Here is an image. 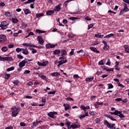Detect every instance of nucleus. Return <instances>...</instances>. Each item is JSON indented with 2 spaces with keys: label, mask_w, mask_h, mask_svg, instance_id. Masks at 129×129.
<instances>
[{
  "label": "nucleus",
  "mask_w": 129,
  "mask_h": 129,
  "mask_svg": "<svg viewBox=\"0 0 129 129\" xmlns=\"http://www.w3.org/2000/svg\"><path fill=\"white\" fill-rule=\"evenodd\" d=\"M111 114H114V115H117V116H119L120 118H124L125 116L122 114V111H118L117 110H115L114 112H110Z\"/></svg>",
  "instance_id": "obj_1"
},
{
  "label": "nucleus",
  "mask_w": 129,
  "mask_h": 129,
  "mask_svg": "<svg viewBox=\"0 0 129 129\" xmlns=\"http://www.w3.org/2000/svg\"><path fill=\"white\" fill-rule=\"evenodd\" d=\"M12 115L13 117H16L18 114H19V112H20V109L17 108L15 106H13L12 107Z\"/></svg>",
  "instance_id": "obj_2"
},
{
  "label": "nucleus",
  "mask_w": 129,
  "mask_h": 129,
  "mask_svg": "<svg viewBox=\"0 0 129 129\" xmlns=\"http://www.w3.org/2000/svg\"><path fill=\"white\" fill-rule=\"evenodd\" d=\"M124 5V8L123 9H121L120 12V15H122V14H124V13H126V12H128L129 9L127 8V4L125 3H123Z\"/></svg>",
  "instance_id": "obj_3"
},
{
  "label": "nucleus",
  "mask_w": 129,
  "mask_h": 129,
  "mask_svg": "<svg viewBox=\"0 0 129 129\" xmlns=\"http://www.w3.org/2000/svg\"><path fill=\"white\" fill-rule=\"evenodd\" d=\"M0 61H14L13 57L11 56L2 57L0 56Z\"/></svg>",
  "instance_id": "obj_4"
},
{
  "label": "nucleus",
  "mask_w": 129,
  "mask_h": 129,
  "mask_svg": "<svg viewBox=\"0 0 129 129\" xmlns=\"http://www.w3.org/2000/svg\"><path fill=\"white\" fill-rule=\"evenodd\" d=\"M27 58H25V59L22 60L21 62H20L19 64V67H24V66H26V63H28V60H26Z\"/></svg>",
  "instance_id": "obj_5"
},
{
  "label": "nucleus",
  "mask_w": 129,
  "mask_h": 129,
  "mask_svg": "<svg viewBox=\"0 0 129 129\" xmlns=\"http://www.w3.org/2000/svg\"><path fill=\"white\" fill-rule=\"evenodd\" d=\"M55 114H57V112H50L47 114V115L51 118H56V116H54Z\"/></svg>",
  "instance_id": "obj_6"
},
{
  "label": "nucleus",
  "mask_w": 129,
  "mask_h": 129,
  "mask_svg": "<svg viewBox=\"0 0 129 129\" xmlns=\"http://www.w3.org/2000/svg\"><path fill=\"white\" fill-rule=\"evenodd\" d=\"M7 40V36L5 35H0V42L1 43H4Z\"/></svg>",
  "instance_id": "obj_7"
},
{
  "label": "nucleus",
  "mask_w": 129,
  "mask_h": 129,
  "mask_svg": "<svg viewBox=\"0 0 129 129\" xmlns=\"http://www.w3.org/2000/svg\"><path fill=\"white\" fill-rule=\"evenodd\" d=\"M37 40L38 41L39 44L42 45H44V40L43 39V38H42L41 36H37Z\"/></svg>",
  "instance_id": "obj_8"
},
{
  "label": "nucleus",
  "mask_w": 129,
  "mask_h": 129,
  "mask_svg": "<svg viewBox=\"0 0 129 129\" xmlns=\"http://www.w3.org/2000/svg\"><path fill=\"white\" fill-rule=\"evenodd\" d=\"M57 46V44H52L51 43L46 44L45 45L46 48L47 49H49L50 48H55Z\"/></svg>",
  "instance_id": "obj_9"
},
{
  "label": "nucleus",
  "mask_w": 129,
  "mask_h": 129,
  "mask_svg": "<svg viewBox=\"0 0 129 129\" xmlns=\"http://www.w3.org/2000/svg\"><path fill=\"white\" fill-rule=\"evenodd\" d=\"M66 62H67V59H66L63 61L59 60L58 61V64L57 65V68H60V66H61V65H63L64 64V63H66Z\"/></svg>",
  "instance_id": "obj_10"
},
{
  "label": "nucleus",
  "mask_w": 129,
  "mask_h": 129,
  "mask_svg": "<svg viewBox=\"0 0 129 129\" xmlns=\"http://www.w3.org/2000/svg\"><path fill=\"white\" fill-rule=\"evenodd\" d=\"M61 4H59L57 6H55L53 9V12H59L61 10Z\"/></svg>",
  "instance_id": "obj_11"
},
{
  "label": "nucleus",
  "mask_w": 129,
  "mask_h": 129,
  "mask_svg": "<svg viewBox=\"0 0 129 129\" xmlns=\"http://www.w3.org/2000/svg\"><path fill=\"white\" fill-rule=\"evenodd\" d=\"M76 123H77V124H72L71 125V127H72L73 128H79V127H80V124H79V123H78V122H76Z\"/></svg>",
  "instance_id": "obj_12"
},
{
  "label": "nucleus",
  "mask_w": 129,
  "mask_h": 129,
  "mask_svg": "<svg viewBox=\"0 0 129 129\" xmlns=\"http://www.w3.org/2000/svg\"><path fill=\"white\" fill-rule=\"evenodd\" d=\"M39 77H40V78H41V79H43V80H47V77H46V76H44L43 74H40L38 75Z\"/></svg>",
  "instance_id": "obj_13"
},
{
  "label": "nucleus",
  "mask_w": 129,
  "mask_h": 129,
  "mask_svg": "<svg viewBox=\"0 0 129 129\" xmlns=\"http://www.w3.org/2000/svg\"><path fill=\"white\" fill-rule=\"evenodd\" d=\"M104 124L107 125V127H110V125H111V123H109L107 120H104Z\"/></svg>",
  "instance_id": "obj_14"
},
{
  "label": "nucleus",
  "mask_w": 129,
  "mask_h": 129,
  "mask_svg": "<svg viewBox=\"0 0 129 129\" xmlns=\"http://www.w3.org/2000/svg\"><path fill=\"white\" fill-rule=\"evenodd\" d=\"M63 106L66 111L70 109V105H69L68 104H64Z\"/></svg>",
  "instance_id": "obj_15"
},
{
  "label": "nucleus",
  "mask_w": 129,
  "mask_h": 129,
  "mask_svg": "<svg viewBox=\"0 0 129 129\" xmlns=\"http://www.w3.org/2000/svg\"><path fill=\"white\" fill-rule=\"evenodd\" d=\"M46 15L47 16H52V15H54V11L50 10L46 12Z\"/></svg>",
  "instance_id": "obj_16"
},
{
  "label": "nucleus",
  "mask_w": 129,
  "mask_h": 129,
  "mask_svg": "<svg viewBox=\"0 0 129 129\" xmlns=\"http://www.w3.org/2000/svg\"><path fill=\"white\" fill-rule=\"evenodd\" d=\"M51 76L57 77V76H60V74L58 72H54L51 74Z\"/></svg>",
  "instance_id": "obj_17"
},
{
  "label": "nucleus",
  "mask_w": 129,
  "mask_h": 129,
  "mask_svg": "<svg viewBox=\"0 0 129 129\" xmlns=\"http://www.w3.org/2000/svg\"><path fill=\"white\" fill-rule=\"evenodd\" d=\"M93 79H94V77H92V78H88L85 79V81H86V82H91Z\"/></svg>",
  "instance_id": "obj_18"
},
{
  "label": "nucleus",
  "mask_w": 129,
  "mask_h": 129,
  "mask_svg": "<svg viewBox=\"0 0 129 129\" xmlns=\"http://www.w3.org/2000/svg\"><path fill=\"white\" fill-rule=\"evenodd\" d=\"M60 53H61V50H60L55 49L53 51L54 55H59V54H60Z\"/></svg>",
  "instance_id": "obj_19"
},
{
  "label": "nucleus",
  "mask_w": 129,
  "mask_h": 129,
  "mask_svg": "<svg viewBox=\"0 0 129 129\" xmlns=\"http://www.w3.org/2000/svg\"><path fill=\"white\" fill-rule=\"evenodd\" d=\"M35 32H36V33H38V34H43V33H46V31H44L40 29H36Z\"/></svg>",
  "instance_id": "obj_20"
},
{
  "label": "nucleus",
  "mask_w": 129,
  "mask_h": 129,
  "mask_svg": "<svg viewBox=\"0 0 129 129\" xmlns=\"http://www.w3.org/2000/svg\"><path fill=\"white\" fill-rule=\"evenodd\" d=\"M24 13L25 15H28V14H31V11H30V9H25L24 10Z\"/></svg>",
  "instance_id": "obj_21"
},
{
  "label": "nucleus",
  "mask_w": 129,
  "mask_h": 129,
  "mask_svg": "<svg viewBox=\"0 0 129 129\" xmlns=\"http://www.w3.org/2000/svg\"><path fill=\"white\" fill-rule=\"evenodd\" d=\"M13 70H15V67H12L7 69L6 71H7V72H10V71H13Z\"/></svg>",
  "instance_id": "obj_22"
},
{
  "label": "nucleus",
  "mask_w": 129,
  "mask_h": 129,
  "mask_svg": "<svg viewBox=\"0 0 129 129\" xmlns=\"http://www.w3.org/2000/svg\"><path fill=\"white\" fill-rule=\"evenodd\" d=\"M68 37L69 38H74V37H75V35L73 34V33H69L68 34Z\"/></svg>",
  "instance_id": "obj_23"
},
{
  "label": "nucleus",
  "mask_w": 129,
  "mask_h": 129,
  "mask_svg": "<svg viewBox=\"0 0 129 129\" xmlns=\"http://www.w3.org/2000/svg\"><path fill=\"white\" fill-rule=\"evenodd\" d=\"M2 52H7L8 51V47L7 46H4L1 49Z\"/></svg>",
  "instance_id": "obj_24"
},
{
  "label": "nucleus",
  "mask_w": 129,
  "mask_h": 129,
  "mask_svg": "<svg viewBox=\"0 0 129 129\" xmlns=\"http://www.w3.org/2000/svg\"><path fill=\"white\" fill-rule=\"evenodd\" d=\"M124 48L125 49V52H126L127 53H129V47L128 46L125 45H124Z\"/></svg>",
  "instance_id": "obj_25"
},
{
  "label": "nucleus",
  "mask_w": 129,
  "mask_h": 129,
  "mask_svg": "<svg viewBox=\"0 0 129 129\" xmlns=\"http://www.w3.org/2000/svg\"><path fill=\"white\" fill-rule=\"evenodd\" d=\"M10 77H11V74H5V79L6 80H8V79H10Z\"/></svg>",
  "instance_id": "obj_26"
},
{
  "label": "nucleus",
  "mask_w": 129,
  "mask_h": 129,
  "mask_svg": "<svg viewBox=\"0 0 129 129\" xmlns=\"http://www.w3.org/2000/svg\"><path fill=\"white\" fill-rule=\"evenodd\" d=\"M61 56H64V55H67V51L65 49H62L61 51Z\"/></svg>",
  "instance_id": "obj_27"
},
{
  "label": "nucleus",
  "mask_w": 129,
  "mask_h": 129,
  "mask_svg": "<svg viewBox=\"0 0 129 129\" xmlns=\"http://www.w3.org/2000/svg\"><path fill=\"white\" fill-rule=\"evenodd\" d=\"M69 20L70 21H73V22H75L76 20H78V18L77 17H70Z\"/></svg>",
  "instance_id": "obj_28"
},
{
  "label": "nucleus",
  "mask_w": 129,
  "mask_h": 129,
  "mask_svg": "<svg viewBox=\"0 0 129 129\" xmlns=\"http://www.w3.org/2000/svg\"><path fill=\"white\" fill-rule=\"evenodd\" d=\"M49 64V61H43L42 62V66L44 67L45 66H47Z\"/></svg>",
  "instance_id": "obj_29"
},
{
  "label": "nucleus",
  "mask_w": 129,
  "mask_h": 129,
  "mask_svg": "<svg viewBox=\"0 0 129 129\" xmlns=\"http://www.w3.org/2000/svg\"><path fill=\"white\" fill-rule=\"evenodd\" d=\"M108 49H109V46L107 44L104 46L103 49L105 51H107V50H108Z\"/></svg>",
  "instance_id": "obj_30"
},
{
  "label": "nucleus",
  "mask_w": 129,
  "mask_h": 129,
  "mask_svg": "<svg viewBox=\"0 0 129 129\" xmlns=\"http://www.w3.org/2000/svg\"><path fill=\"white\" fill-rule=\"evenodd\" d=\"M75 49H72L71 52H70L69 55L70 56H73L74 55V50Z\"/></svg>",
  "instance_id": "obj_31"
},
{
  "label": "nucleus",
  "mask_w": 129,
  "mask_h": 129,
  "mask_svg": "<svg viewBox=\"0 0 129 129\" xmlns=\"http://www.w3.org/2000/svg\"><path fill=\"white\" fill-rule=\"evenodd\" d=\"M80 108H81V109H83L85 112V111H86V107H85V106L81 105Z\"/></svg>",
  "instance_id": "obj_32"
},
{
  "label": "nucleus",
  "mask_w": 129,
  "mask_h": 129,
  "mask_svg": "<svg viewBox=\"0 0 129 129\" xmlns=\"http://www.w3.org/2000/svg\"><path fill=\"white\" fill-rule=\"evenodd\" d=\"M2 25L5 26V27H7L9 26V23H7L6 21H3L2 22Z\"/></svg>",
  "instance_id": "obj_33"
},
{
  "label": "nucleus",
  "mask_w": 129,
  "mask_h": 129,
  "mask_svg": "<svg viewBox=\"0 0 129 129\" xmlns=\"http://www.w3.org/2000/svg\"><path fill=\"white\" fill-rule=\"evenodd\" d=\"M115 124H111V125H110V127H108V128H110V129L115 128Z\"/></svg>",
  "instance_id": "obj_34"
},
{
  "label": "nucleus",
  "mask_w": 129,
  "mask_h": 129,
  "mask_svg": "<svg viewBox=\"0 0 129 129\" xmlns=\"http://www.w3.org/2000/svg\"><path fill=\"white\" fill-rule=\"evenodd\" d=\"M5 16L6 17H12V13L11 12H6Z\"/></svg>",
  "instance_id": "obj_35"
},
{
  "label": "nucleus",
  "mask_w": 129,
  "mask_h": 129,
  "mask_svg": "<svg viewBox=\"0 0 129 129\" xmlns=\"http://www.w3.org/2000/svg\"><path fill=\"white\" fill-rule=\"evenodd\" d=\"M103 104V103L101 102H96L95 103V107H96V106H97V105H102Z\"/></svg>",
  "instance_id": "obj_36"
},
{
  "label": "nucleus",
  "mask_w": 129,
  "mask_h": 129,
  "mask_svg": "<svg viewBox=\"0 0 129 129\" xmlns=\"http://www.w3.org/2000/svg\"><path fill=\"white\" fill-rule=\"evenodd\" d=\"M66 125H67V126H69V125H71V122L68 121V119H66Z\"/></svg>",
  "instance_id": "obj_37"
},
{
  "label": "nucleus",
  "mask_w": 129,
  "mask_h": 129,
  "mask_svg": "<svg viewBox=\"0 0 129 129\" xmlns=\"http://www.w3.org/2000/svg\"><path fill=\"white\" fill-rule=\"evenodd\" d=\"M59 60H61V61H65L66 57L64 56V55H61V57L59 58Z\"/></svg>",
  "instance_id": "obj_38"
},
{
  "label": "nucleus",
  "mask_w": 129,
  "mask_h": 129,
  "mask_svg": "<svg viewBox=\"0 0 129 129\" xmlns=\"http://www.w3.org/2000/svg\"><path fill=\"white\" fill-rule=\"evenodd\" d=\"M93 26H94V24L91 23V24L88 25V30H90L93 27Z\"/></svg>",
  "instance_id": "obj_39"
},
{
  "label": "nucleus",
  "mask_w": 129,
  "mask_h": 129,
  "mask_svg": "<svg viewBox=\"0 0 129 129\" xmlns=\"http://www.w3.org/2000/svg\"><path fill=\"white\" fill-rule=\"evenodd\" d=\"M28 52H29V50H28V49L26 48L25 49V51H23L22 53H23V54H25V55H28Z\"/></svg>",
  "instance_id": "obj_40"
},
{
  "label": "nucleus",
  "mask_w": 129,
  "mask_h": 129,
  "mask_svg": "<svg viewBox=\"0 0 129 129\" xmlns=\"http://www.w3.org/2000/svg\"><path fill=\"white\" fill-rule=\"evenodd\" d=\"M108 89H111L112 88H113V85H112V84H108Z\"/></svg>",
  "instance_id": "obj_41"
},
{
  "label": "nucleus",
  "mask_w": 129,
  "mask_h": 129,
  "mask_svg": "<svg viewBox=\"0 0 129 129\" xmlns=\"http://www.w3.org/2000/svg\"><path fill=\"white\" fill-rule=\"evenodd\" d=\"M12 23H18V22H19V20H18V19H16V18H12Z\"/></svg>",
  "instance_id": "obj_42"
},
{
  "label": "nucleus",
  "mask_w": 129,
  "mask_h": 129,
  "mask_svg": "<svg viewBox=\"0 0 129 129\" xmlns=\"http://www.w3.org/2000/svg\"><path fill=\"white\" fill-rule=\"evenodd\" d=\"M24 47H31V43H23Z\"/></svg>",
  "instance_id": "obj_43"
},
{
  "label": "nucleus",
  "mask_w": 129,
  "mask_h": 129,
  "mask_svg": "<svg viewBox=\"0 0 129 129\" xmlns=\"http://www.w3.org/2000/svg\"><path fill=\"white\" fill-rule=\"evenodd\" d=\"M90 50H91V51H93V52H95L96 51V48L94 47H90Z\"/></svg>",
  "instance_id": "obj_44"
},
{
  "label": "nucleus",
  "mask_w": 129,
  "mask_h": 129,
  "mask_svg": "<svg viewBox=\"0 0 129 129\" xmlns=\"http://www.w3.org/2000/svg\"><path fill=\"white\" fill-rule=\"evenodd\" d=\"M17 58H18V59H23L24 58V56L21 54H18L17 55Z\"/></svg>",
  "instance_id": "obj_45"
},
{
  "label": "nucleus",
  "mask_w": 129,
  "mask_h": 129,
  "mask_svg": "<svg viewBox=\"0 0 129 129\" xmlns=\"http://www.w3.org/2000/svg\"><path fill=\"white\" fill-rule=\"evenodd\" d=\"M13 84H15V85H18L19 84V80H16L14 81Z\"/></svg>",
  "instance_id": "obj_46"
},
{
  "label": "nucleus",
  "mask_w": 129,
  "mask_h": 129,
  "mask_svg": "<svg viewBox=\"0 0 129 129\" xmlns=\"http://www.w3.org/2000/svg\"><path fill=\"white\" fill-rule=\"evenodd\" d=\"M41 101L43 102V103H45L46 102V97H43L41 98Z\"/></svg>",
  "instance_id": "obj_47"
},
{
  "label": "nucleus",
  "mask_w": 129,
  "mask_h": 129,
  "mask_svg": "<svg viewBox=\"0 0 129 129\" xmlns=\"http://www.w3.org/2000/svg\"><path fill=\"white\" fill-rule=\"evenodd\" d=\"M44 14L43 13L36 14V17H43Z\"/></svg>",
  "instance_id": "obj_48"
},
{
  "label": "nucleus",
  "mask_w": 129,
  "mask_h": 129,
  "mask_svg": "<svg viewBox=\"0 0 129 129\" xmlns=\"http://www.w3.org/2000/svg\"><path fill=\"white\" fill-rule=\"evenodd\" d=\"M95 37H96V38H101V33H99L98 34H95Z\"/></svg>",
  "instance_id": "obj_49"
},
{
  "label": "nucleus",
  "mask_w": 129,
  "mask_h": 129,
  "mask_svg": "<svg viewBox=\"0 0 129 129\" xmlns=\"http://www.w3.org/2000/svg\"><path fill=\"white\" fill-rule=\"evenodd\" d=\"M78 117L80 119H81V118H84V117H85V115H83V114H80L79 116H78Z\"/></svg>",
  "instance_id": "obj_50"
},
{
  "label": "nucleus",
  "mask_w": 129,
  "mask_h": 129,
  "mask_svg": "<svg viewBox=\"0 0 129 129\" xmlns=\"http://www.w3.org/2000/svg\"><path fill=\"white\" fill-rule=\"evenodd\" d=\"M33 84H34V83L32 82H29L27 83V85L28 86H32V85H33Z\"/></svg>",
  "instance_id": "obj_51"
},
{
  "label": "nucleus",
  "mask_w": 129,
  "mask_h": 129,
  "mask_svg": "<svg viewBox=\"0 0 129 129\" xmlns=\"http://www.w3.org/2000/svg\"><path fill=\"white\" fill-rule=\"evenodd\" d=\"M99 65H104V63L103 62V60H101L98 62Z\"/></svg>",
  "instance_id": "obj_52"
},
{
  "label": "nucleus",
  "mask_w": 129,
  "mask_h": 129,
  "mask_svg": "<svg viewBox=\"0 0 129 129\" xmlns=\"http://www.w3.org/2000/svg\"><path fill=\"white\" fill-rule=\"evenodd\" d=\"M32 54H35V53H37V50L36 49L34 48H32Z\"/></svg>",
  "instance_id": "obj_53"
},
{
  "label": "nucleus",
  "mask_w": 129,
  "mask_h": 129,
  "mask_svg": "<svg viewBox=\"0 0 129 129\" xmlns=\"http://www.w3.org/2000/svg\"><path fill=\"white\" fill-rule=\"evenodd\" d=\"M29 73H31V71L30 70H26L24 72V74H29Z\"/></svg>",
  "instance_id": "obj_54"
},
{
  "label": "nucleus",
  "mask_w": 129,
  "mask_h": 129,
  "mask_svg": "<svg viewBox=\"0 0 129 129\" xmlns=\"http://www.w3.org/2000/svg\"><path fill=\"white\" fill-rule=\"evenodd\" d=\"M74 78H76L77 79H79L80 78V77L78 76V75H75L73 76Z\"/></svg>",
  "instance_id": "obj_55"
},
{
  "label": "nucleus",
  "mask_w": 129,
  "mask_h": 129,
  "mask_svg": "<svg viewBox=\"0 0 129 129\" xmlns=\"http://www.w3.org/2000/svg\"><path fill=\"white\" fill-rule=\"evenodd\" d=\"M66 100H68V101H73V98H70V97H69V98H67L66 99Z\"/></svg>",
  "instance_id": "obj_56"
},
{
  "label": "nucleus",
  "mask_w": 129,
  "mask_h": 129,
  "mask_svg": "<svg viewBox=\"0 0 129 129\" xmlns=\"http://www.w3.org/2000/svg\"><path fill=\"white\" fill-rule=\"evenodd\" d=\"M95 121L96 123H98V122H100V119L97 118L95 119Z\"/></svg>",
  "instance_id": "obj_57"
},
{
  "label": "nucleus",
  "mask_w": 129,
  "mask_h": 129,
  "mask_svg": "<svg viewBox=\"0 0 129 129\" xmlns=\"http://www.w3.org/2000/svg\"><path fill=\"white\" fill-rule=\"evenodd\" d=\"M57 91H51V92H49L48 93V94H55V93H56Z\"/></svg>",
  "instance_id": "obj_58"
},
{
  "label": "nucleus",
  "mask_w": 129,
  "mask_h": 129,
  "mask_svg": "<svg viewBox=\"0 0 129 129\" xmlns=\"http://www.w3.org/2000/svg\"><path fill=\"white\" fill-rule=\"evenodd\" d=\"M109 118H110V119H111V120H113V121H116V119L113 118V117L112 116H111Z\"/></svg>",
  "instance_id": "obj_59"
},
{
  "label": "nucleus",
  "mask_w": 129,
  "mask_h": 129,
  "mask_svg": "<svg viewBox=\"0 0 129 129\" xmlns=\"http://www.w3.org/2000/svg\"><path fill=\"white\" fill-rule=\"evenodd\" d=\"M62 23L64 25H66V24H67V23H68V21H67V20H66V19H63L62 21Z\"/></svg>",
  "instance_id": "obj_60"
},
{
  "label": "nucleus",
  "mask_w": 129,
  "mask_h": 129,
  "mask_svg": "<svg viewBox=\"0 0 129 129\" xmlns=\"http://www.w3.org/2000/svg\"><path fill=\"white\" fill-rule=\"evenodd\" d=\"M8 47L9 49H12V48H14V45L9 44V45H8Z\"/></svg>",
  "instance_id": "obj_61"
},
{
  "label": "nucleus",
  "mask_w": 129,
  "mask_h": 129,
  "mask_svg": "<svg viewBox=\"0 0 129 129\" xmlns=\"http://www.w3.org/2000/svg\"><path fill=\"white\" fill-rule=\"evenodd\" d=\"M106 65H108V66H110V60L109 58L108 59V61L106 63Z\"/></svg>",
  "instance_id": "obj_62"
},
{
  "label": "nucleus",
  "mask_w": 129,
  "mask_h": 129,
  "mask_svg": "<svg viewBox=\"0 0 129 129\" xmlns=\"http://www.w3.org/2000/svg\"><path fill=\"white\" fill-rule=\"evenodd\" d=\"M6 6V4L4 3V2H1L0 3V7H5Z\"/></svg>",
  "instance_id": "obj_63"
},
{
  "label": "nucleus",
  "mask_w": 129,
  "mask_h": 129,
  "mask_svg": "<svg viewBox=\"0 0 129 129\" xmlns=\"http://www.w3.org/2000/svg\"><path fill=\"white\" fill-rule=\"evenodd\" d=\"M6 129H13V126L10 125L9 127H6Z\"/></svg>",
  "instance_id": "obj_64"
}]
</instances>
